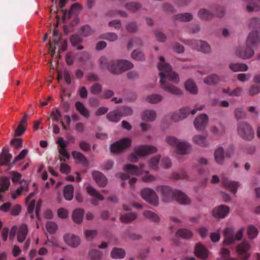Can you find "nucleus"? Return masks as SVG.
<instances>
[{
	"mask_svg": "<svg viewBox=\"0 0 260 260\" xmlns=\"http://www.w3.org/2000/svg\"><path fill=\"white\" fill-rule=\"evenodd\" d=\"M121 114H120L117 111H112L107 115V119L112 122H116L120 119Z\"/></svg>",
	"mask_w": 260,
	"mask_h": 260,
	"instance_id": "obj_38",
	"label": "nucleus"
},
{
	"mask_svg": "<svg viewBox=\"0 0 260 260\" xmlns=\"http://www.w3.org/2000/svg\"><path fill=\"white\" fill-rule=\"evenodd\" d=\"M61 117V113L59 110L57 109L52 110L50 116V118L55 121H59Z\"/></svg>",
	"mask_w": 260,
	"mask_h": 260,
	"instance_id": "obj_55",
	"label": "nucleus"
},
{
	"mask_svg": "<svg viewBox=\"0 0 260 260\" xmlns=\"http://www.w3.org/2000/svg\"><path fill=\"white\" fill-rule=\"evenodd\" d=\"M92 30L88 25H86L81 28V35L84 37H87L92 34Z\"/></svg>",
	"mask_w": 260,
	"mask_h": 260,
	"instance_id": "obj_61",
	"label": "nucleus"
},
{
	"mask_svg": "<svg viewBox=\"0 0 260 260\" xmlns=\"http://www.w3.org/2000/svg\"><path fill=\"white\" fill-rule=\"evenodd\" d=\"M223 183L234 193L237 192V189L239 186V184L237 182L226 180L224 181Z\"/></svg>",
	"mask_w": 260,
	"mask_h": 260,
	"instance_id": "obj_45",
	"label": "nucleus"
},
{
	"mask_svg": "<svg viewBox=\"0 0 260 260\" xmlns=\"http://www.w3.org/2000/svg\"><path fill=\"white\" fill-rule=\"evenodd\" d=\"M144 168L143 166L141 165L140 168L134 165L129 164L127 165L123 168L124 171L127 174H129L133 175H142V170Z\"/></svg>",
	"mask_w": 260,
	"mask_h": 260,
	"instance_id": "obj_17",
	"label": "nucleus"
},
{
	"mask_svg": "<svg viewBox=\"0 0 260 260\" xmlns=\"http://www.w3.org/2000/svg\"><path fill=\"white\" fill-rule=\"evenodd\" d=\"M81 10V6L78 4H75L72 6L69 12L67 11L64 12L62 19L64 20L66 19H69L72 17V15L77 14Z\"/></svg>",
	"mask_w": 260,
	"mask_h": 260,
	"instance_id": "obj_21",
	"label": "nucleus"
},
{
	"mask_svg": "<svg viewBox=\"0 0 260 260\" xmlns=\"http://www.w3.org/2000/svg\"><path fill=\"white\" fill-rule=\"evenodd\" d=\"M71 42L73 46L77 47V49L81 50L83 47L80 45L79 44L82 42V39L78 35H73L71 38Z\"/></svg>",
	"mask_w": 260,
	"mask_h": 260,
	"instance_id": "obj_36",
	"label": "nucleus"
},
{
	"mask_svg": "<svg viewBox=\"0 0 260 260\" xmlns=\"http://www.w3.org/2000/svg\"><path fill=\"white\" fill-rule=\"evenodd\" d=\"M156 151L157 148L153 146L142 145L138 146L135 148V152L130 155L129 160L135 162L138 160L137 156H143L153 153Z\"/></svg>",
	"mask_w": 260,
	"mask_h": 260,
	"instance_id": "obj_7",
	"label": "nucleus"
},
{
	"mask_svg": "<svg viewBox=\"0 0 260 260\" xmlns=\"http://www.w3.org/2000/svg\"><path fill=\"white\" fill-rule=\"evenodd\" d=\"M86 190L88 193L95 198V200L99 201H102L104 200V197L93 187L90 185L86 186Z\"/></svg>",
	"mask_w": 260,
	"mask_h": 260,
	"instance_id": "obj_27",
	"label": "nucleus"
},
{
	"mask_svg": "<svg viewBox=\"0 0 260 260\" xmlns=\"http://www.w3.org/2000/svg\"><path fill=\"white\" fill-rule=\"evenodd\" d=\"M160 158L159 156H155L152 158L149 161V167L153 170H156L157 169V165L158 164V160Z\"/></svg>",
	"mask_w": 260,
	"mask_h": 260,
	"instance_id": "obj_60",
	"label": "nucleus"
},
{
	"mask_svg": "<svg viewBox=\"0 0 260 260\" xmlns=\"http://www.w3.org/2000/svg\"><path fill=\"white\" fill-rule=\"evenodd\" d=\"M84 215V211L80 208L75 209L72 214V218L73 221L77 223H80L82 221Z\"/></svg>",
	"mask_w": 260,
	"mask_h": 260,
	"instance_id": "obj_24",
	"label": "nucleus"
},
{
	"mask_svg": "<svg viewBox=\"0 0 260 260\" xmlns=\"http://www.w3.org/2000/svg\"><path fill=\"white\" fill-rule=\"evenodd\" d=\"M28 184L26 181H24V185L21 186L12 194V198L15 200L20 196L23 191H27Z\"/></svg>",
	"mask_w": 260,
	"mask_h": 260,
	"instance_id": "obj_42",
	"label": "nucleus"
},
{
	"mask_svg": "<svg viewBox=\"0 0 260 260\" xmlns=\"http://www.w3.org/2000/svg\"><path fill=\"white\" fill-rule=\"evenodd\" d=\"M166 141L169 145L175 148L179 154H185L190 150L191 146L189 144L186 142H180L175 137L168 136Z\"/></svg>",
	"mask_w": 260,
	"mask_h": 260,
	"instance_id": "obj_6",
	"label": "nucleus"
},
{
	"mask_svg": "<svg viewBox=\"0 0 260 260\" xmlns=\"http://www.w3.org/2000/svg\"><path fill=\"white\" fill-rule=\"evenodd\" d=\"M27 127L26 119L23 117L18 125L17 128L15 130V135L16 136H20L23 134Z\"/></svg>",
	"mask_w": 260,
	"mask_h": 260,
	"instance_id": "obj_31",
	"label": "nucleus"
},
{
	"mask_svg": "<svg viewBox=\"0 0 260 260\" xmlns=\"http://www.w3.org/2000/svg\"><path fill=\"white\" fill-rule=\"evenodd\" d=\"M56 46L59 47V51H64L67 49V42L66 40L60 39V36L56 29H54L53 31V36L51 40H50L49 43L47 45L49 53L52 56L55 53V50Z\"/></svg>",
	"mask_w": 260,
	"mask_h": 260,
	"instance_id": "obj_4",
	"label": "nucleus"
},
{
	"mask_svg": "<svg viewBox=\"0 0 260 260\" xmlns=\"http://www.w3.org/2000/svg\"><path fill=\"white\" fill-rule=\"evenodd\" d=\"M57 144L59 145V147L58 152L60 155L63 157V158H60V161H65L66 159H68L70 158V154L66 150L67 144L62 138H59L58 139Z\"/></svg>",
	"mask_w": 260,
	"mask_h": 260,
	"instance_id": "obj_15",
	"label": "nucleus"
},
{
	"mask_svg": "<svg viewBox=\"0 0 260 260\" xmlns=\"http://www.w3.org/2000/svg\"><path fill=\"white\" fill-rule=\"evenodd\" d=\"M162 99V97L160 94H154L148 96L146 98V101L148 103L152 104H155L161 101Z\"/></svg>",
	"mask_w": 260,
	"mask_h": 260,
	"instance_id": "obj_44",
	"label": "nucleus"
},
{
	"mask_svg": "<svg viewBox=\"0 0 260 260\" xmlns=\"http://www.w3.org/2000/svg\"><path fill=\"white\" fill-rule=\"evenodd\" d=\"M63 239L64 242L69 246L72 247H77L80 243L79 238L73 234H66Z\"/></svg>",
	"mask_w": 260,
	"mask_h": 260,
	"instance_id": "obj_18",
	"label": "nucleus"
},
{
	"mask_svg": "<svg viewBox=\"0 0 260 260\" xmlns=\"http://www.w3.org/2000/svg\"><path fill=\"white\" fill-rule=\"evenodd\" d=\"M253 6L249 5L247 7L248 12L257 11L260 9V0H255Z\"/></svg>",
	"mask_w": 260,
	"mask_h": 260,
	"instance_id": "obj_58",
	"label": "nucleus"
},
{
	"mask_svg": "<svg viewBox=\"0 0 260 260\" xmlns=\"http://www.w3.org/2000/svg\"><path fill=\"white\" fill-rule=\"evenodd\" d=\"M97 234L95 230H87L85 232V236L87 240L92 239Z\"/></svg>",
	"mask_w": 260,
	"mask_h": 260,
	"instance_id": "obj_63",
	"label": "nucleus"
},
{
	"mask_svg": "<svg viewBox=\"0 0 260 260\" xmlns=\"http://www.w3.org/2000/svg\"><path fill=\"white\" fill-rule=\"evenodd\" d=\"M142 198L153 206L158 204V198L155 192L149 188H143L141 191Z\"/></svg>",
	"mask_w": 260,
	"mask_h": 260,
	"instance_id": "obj_9",
	"label": "nucleus"
},
{
	"mask_svg": "<svg viewBox=\"0 0 260 260\" xmlns=\"http://www.w3.org/2000/svg\"><path fill=\"white\" fill-rule=\"evenodd\" d=\"M91 260H100L102 257V253L98 250H91L89 253Z\"/></svg>",
	"mask_w": 260,
	"mask_h": 260,
	"instance_id": "obj_48",
	"label": "nucleus"
},
{
	"mask_svg": "<svg viewBox=\"0 0 260 260\" xmlns=\"http://www.w3.org/2000/svg\"><path fill=\"white\" fill-rule=\"evenodd\" d=\"M137 217V215L134 213L127 214L122 216L120 218L121 222L128 223L134 220Z\"/></svg>",
	"mask_w": 260,
	"mask_h": 260,
	"instance_id": "obj_49",
	"label": "nucleus"
},
{
	"mask_svg": "<svg viewBox=\"0 0 260 260\" xmlns=\"http://www.w3.org/2000/svg\"><path fill=\"white\" fill-rule=\"evenodd\" d=\"M258 233V230L254 226L249 225L247 229V234L249 238L253 239L255 238Z\"/></svg>",
	"mask_w": 260,
	"mask_h": 260,
	"instance_id": "obj_47",
	"label": "nucleus"
},
{
	"mask_svg": "<svg viewBox=\"0 0 260 260\" xmlns=\"http://www.w3.org/2000/svg\"><path fill=\"white\" fill-rule=\"evenodd\" d=\"M194 253L197 257L202 259H206L209 255L208 250L201 243L196 245Z\"/></svg>",
	"mask_w": 260,
	"mask_h": 260,
	"instance_id": "obj_19",
	"label": "nucleus"
},
{
	"mask_svg": "<svg viewBox=\"0 0 260 260\" xmlns=\"http://www.w3.org/2000/svg\"><path fill=\"white\" fill-rule=\"evenodd\" d=\"M239 134L246 140H251L253 138L254 133L250 126L246 123L240 124L238 128Z\"/></svg>",
	"mask_w": 260,
	"mask_h": 260,
	"instance_id": "obj_12",
	"label": "nucleus"
},
{
	"mask_svg": "<svg viewBox=\"0 0 260 260\" xmlns=\"http://www.w3.org/2000/svg\"><path fill=\"white\" fill-rule=\"evenodd\" d=\"M251 77V74L249 73L239 74L237 76L238 79L241 82L248 81Z\"/></svg>",
	"mask_w": 260,
	"mask_h": 260,
	"instance_id": "obj_64",
	"label": "nucleus"
},
{
	"mask_svg": "<svg viewBox=\"0 0 260 260\" xmlns=\"http://www.w3.org/2000/svg\"><path fill=\"white\" fill-rule=\"evenodd\" d=\"M92 175L93 179L100 186L104 187L106 185L107 180L101 173L98 171H93Z\"/></svg>",
	"mask_w": 260,
	"mask_h": 260,
	"instance_id": "obj_22",
	"label": "nucleus"
},
{
	"mask_svg": "<svg viewBox=\"0 0 260 260\" xmlns=\"http://www.w3.org/2000/svg\"><path fill=\"white\" fill-rule=\"evenodd\" d=\"M28 233V228L25 224H22L18 229L17 240L19 242L24 241Z\"/></svg>",
	"mask_w": 260,
	"mask_h": 260,
	"instance_id": "obj_23",
	"label": "nucleus"
},
{
	"mask_svg": "<svg viewBox=\"0 0 260 260\" xmlns=\"http://www.w3.org/2000/svg\"><path fill=\"white\" fill-rule=\"evenodd\" d=\"M193 142L201 146H206L207 143L205 138L201 136H196L193 138Z\"/></svg>",
	"mask_w": 260,
	"mask_h": 260,
	"instance_id": "obj_51",
	"label": "nucleus"
},
{
	"mask_svg": "<svg viewBox=\"0 0 260 260\" xmlns=\"http://www.w3.org/2000/svg\"><path fill=\"white\" fill-rule=\"evenodd\" d=\"M186 89L192 94H196L198 92V88L195 83L190 80L186 81L185 83Z\"/></svg>",
	"mask_w": 260,
	"mask_h": 260,
	"instance_id": "obj_32",
	"label": "nucleus"
},
{
	"mask_svg": "<svg viewBox=\"0 0 260 260\" xmlns=\"http://www.w3.org/2000/svg\"><path fill=\"white\" fill-rule=\"evenodd\" d=\"M47 231L50 233H54L57 230V225L53 222L48 221L46 224Z\"/></svg>",
	"mask_w": 260,
	"mask_h": 260,
	"instance_id": "obj_57",
	"label": "nucleus"
},
{
	"mask_svg": "<svg viewBox=\"0 0 260 260\" xmlns=\"http://www.w3.org/2000/svg\"><path fill=\"white\" fill-rule=\"evenodd\" d=\"M176 236L184 239H188L192 237V233L191 231L186 229H181L176 233Z\"/></svg>",
	"mask_w": 260,
	"mask_h": 260,
	"instance_id": "obj_43",
	"label": "nucleus"
},
{
	"mask_svg": "<svg viewBox=\"0 0 260 260\" xmlns=\"http://www.w3.org/2000/svg\"><path fill=\"white\" fill-rule=\"evenodd\" d=\"M208 121V116L206 114H201L194 120V127L197 130L202 131L206 127Z\"/></svg>",
	"mask_w": 260,
	"mask_h": 260,
	"instance_id": "obj_16",
	"label": "nucleus"
},
{
	"mask_svg": "<svg viewBox=\"0 0 260 260\" xmlns=\"http://www.w3.org/2000/svg\"><path fill=\"white\" fill-rule=\"evenodd\" d=\"M250 249L249 244L246 242H243L239 244L236 247V252L242 260H247L250 254L247 252Z\"/></svg>",
	"mask_w": 260,
	"mask_h": 260,
	"instance_id": "obj_13",
	"label": "nucleus"
},
{
	"mask_svg": "<svg viewBox=\"0 0 260 260\" xmlns=\"http://www.w3.org/2000/svg\"><path fill=\"white\" fill-rule=\"evenodd\" d=\"M144 216L153 221L157 222L159 220V217L154 213L150 211H146L144 213Z\"/></svg>",
	"mask_w": 260,
	"mask_h": 260,
	"instance_id": "obj_50",
	"label": "nucleus"
},
{
	"mask_svg": "<svg viewBox=\"0 0 260 260\" xmlns=\"http://www.w3.org/2000/svg\"><path fill=\"white\" fill-rule=\"evenodd\" d=\"M215 161L219 164H222L224 160L223 149L220 147L216 149L214 153Z\"/></svg>",
	"mask_w": 260,
	"mask_h": 260,
	"instance_id": "obj_34",
	"label": "nucleus"
},
{
	"mask_svg": "<svg viewBox=\"0 0 260 260\" xmlns=\"http://www.w3.org/2000/svg\"><path fill=\"white\" fill-rule=\"evenodd\" d=\"M222 91L224 93H227L231 96H238L242 94L243 90L241 87H237L234 90L231 91L229 88L227 89H223Z\"/></svg>",
	"mask_w": 260,
	"mask_h": 260,
	"instance_id": "obj_33",
	"label": "nucleus"
},
{
	"mask_svg": "<svg viewBox=\"0 0 260 260\" xmlns=\"http://www.w3.org/2000/svg\"><path fill=\"white\" fill-rule=\"evenodd\" d=\"M10 182L8 177H3L0 179V190L5 191L8 189Z\"/></svg>",
	"mask_w": 260,
	"mask_h": 260,
	"instance_id": "obj_39",
	"label": "nucleus"
},
{
	"mask_svg": "<svg viewBox=\"0 0 260 260\" xmlns=\"http://www.w3.org/2000/svg\"><path fill=\"white\" fill-rule=\"evenodd\" d=\"M143 175H142V180L143 181L146 182H150L154 181L155 179V178L149 174L147 171H145L143 169Z\"/></svg>",
	"mask_w": 260,
	"mask_h": 260,
	"instance_id": "obj_54",
	"label": "nucleus"
},
{
	"mask_svg": "<svg viewBox=\"0 0 260 260\" xmlns=\"http://www.w3.org/2000/svg\"><path fill=\"white\" fill-rule=\"evenodd\" d=\"M35 193H30L26 199V204L27 206V210L29 213H31L34 210L35 206V200L34 199Z\"/></svg>",
	"mask_w": 260,
	"mask_h": 260,
	"instance_id": "obj_26",
	"label": "nucleus"
},
{
	"mask_svg": "<svg viewBox=\"0 0 260 260\" xmlns=\"http://www.w3.org/2000/svg\"><path fill=\"white\" fill-rule=\"evenodd\" d=\"M64 77V80L67 83L70 84L71 82V79L70 77V74L69 72L66 70H64L63 71H58V77L57 79L58 80H59L62 78V77Z\"/></svg>",
	"mask_w": 260,
	"mask_h": 260,
	"instance_id": "obj_37",
	"label": "nucleus"
},
{
	"mask_svg": "<svg viewBox=\"0 0 260 260\" xmlns=\"http://www.w3.org/2000/svg\"><path fill=\"white\" fill-rule=\"evenodd\" d=\"M158 69L160 71V83L161 88L167 92L172 94L180 95L181 90L177 87L168 84V81L177 83L179 81L178 75L172 71L171 66L165 62L163 57H160L158 64Z\"/></svg>",
	"mask_w": 260,
	"mask_h": 260,
	"instance_id": "obj_1",
	"label": "nucleus"
},
{
	"mask_svg": "<svg viewBox=\"0 0 260 260\" xmlns=\"http://www.w3.org/2000/svg\"><path fill=\"white\" fill-rule=\"evenodd\" d=\"M202 109V106H199L196 109L192 110L191 111L190 109L188 107L182 108L180 109L178 113L174 114L172 116L171 118L174 121H178L186 118L190 113H191V114L194 115L198 111H201Z\"/></svg>",
	"mask_w": 260,
	"mask_h": 260,
	"instance_id": "obj_10",
	"label": "nucleus"
},
{
	"mask_svg": "<svg viewBox=\"0 0 260 260\" xmlns=\"http://www.w3.org/2000/svg\"><path fill=\"white\" fill-rule=\"evenodd\" d=\"M230 209L225 205H220L215 208L212 211V215L217 219L223 218L228 215Z\"/></svg>",
	"mask_w": 260,
	"mask_h": 260,
	"instance_id": "obj_14",
	"label": "nucleus"
},
{
	"mask_svg": "<svg viewBox=\"0 0 260 260\" xmlns=\"http://www.w3.org/2000/svg\"><path fill=\"white\" fill-rule=\"evenodd\" d=\"M72 156L74 159L81 163L84 164L87 162V160L85 156L79 152L76 151H73L72 152Z\"/></svg>",
	"mask_w": 260,
	"mask_h": 260,
	"instance_id": "obj_46",
	"label": "nucleus"
},
{
	"mask_svg": "<svg viewBox=\"0 0 260 260\" xmlns=\"http://www.w3.org/2000/svg\"><path fill=\"white\" fill-rule=\"evenodd\" d=\"M192 19V16L189 13L181 14L176 16V19L182 21H189Z\"/></svg>",
	"mask_w": 260,
	"mask_h": 260,
	"instance_id": "obj_53",
	"label": "nucleus"
},
{
	"mask_svg": "<svg viewBox=\"0 0 260 260\" xmlns=\"http://www.w3.org/2000/svg\"><path fill=\"white\" fill-rule=\"evenodd\" d=\"M157 191H160L162 200L165 202H169L175 199L179 203L183 205L189 204L190 200L184 193L179 190L172 191L167 186L158 187Z\"/></svg>",
	"mask_w": 260,
	"mask_h": 260,
	"instance_id": "obj_2",
	"label": "nucleus"
},
{
	"mask_svg": "<svg viewBox=\"0 0 260 260\" xmlns=\"http://www.w3.org/2000/svg\"><path fill=\"white\" fill-rule=\"evenodd\" d=\"M131 144V139L129 138H124L111 145V151L113 153H118L130 146Z\"/></svg>",
	"mask_w": 260,
	"mask_h": 260,
	"instance_id": "obj_11",
	"label": "nucleus"
},
{
	"mask_svg": "<svg viewBox=\"0 0 260 260\" xmlns=\"http://www.w3.org/2000/svg\"><path fill=\"white\" fill-rule=\"evenodd\" d=\"M244 231L243 228L240 229L236 233L235 237H234V230L233 229L226 228L224 231V239L223 243L225 244L230 245L234 243L236 240H241L243 237V233Z\"/></svg>",
	"mask_w": 260,
	"mask_h": 260,
	"instance_id": "obj_8",
	"label": "nucleus"
},
{
	"mask_svg": "<svg viewBox=\"0 0 260 260\" xmlns=\"http://www.w3.org/2000/svg\"><path fill=\"white\" fill-rule=\"evenodd\" d=\"M74 187L72 185H66L63 190V196L64 198L69 201L71 200L73 198Z\"/></svg>",
	"mask_w": 260,
	"mask_h": 260,
	"instance_id": "obj_30",
	"label": "nucleus"
},
{
	"mask_svg": "<svg viewBox=\"0 0 260 260\" xmlns=\"http://www.w3.org/2000/svg\"><path fill=\"white\" fill-rule=\"evenodd\" d=\"M125 253L121 249L114 248L111 251V255L113 258H122L124 257Z\"/></svg>",
	"mask_w": 260,
	"mask_h": 260,
	"instance_id": "obj_40",
	"label": "nucleus"
},
{
	"mask_svg": "<svg viewBox=\"0 0 260 260\" xmlns=\"http://www.w3.org/2000/svg\"><path fill=\"white\" fill-rule=\"evenodd\" d=\"M156 114L155 111L151 110H146L142 115V118L143 120L147 121H152L155 120Z\"/></svg>",
	"mask_w": 260,
	"mask_h": 260,
	"instance_id": "obj_28",
	"label": "nucleus"
},
{
	"mask_svg": "<svg viewBox=\"0 0 260 260\" xmlns=\"http://www.w3.org/2000/svg\"><path fill=\"white\" fill-rule=\"evenodd\" d=\"M75 107L77 110L84 117L86 118L89 117L90 115L88 110L82 103L80 102H77L75 104Z\"/></svg>",
	"mask_w": 260,
	"mask_h": 260,
	"instance_id": "obj_29",
	"label": "nucleus"
},
{
	"mask_svg": "<svg viewBox=\"0 0 260 260\" xmlns=\"http://www.w3.org/2000/svg\"><path fill=\"white\" fill-rule=\"evenodd\" d=\"M260 92V84L253 85L248 89V93L250 95H254Z\"/></svg>",
	"mask_w": 260,
	"mask_h": 260,
	"instance_id": "obj_56",
	"label": "nucleus"
},
{
	"mask_svg": "<svg viewBox=\"0 0 260 260\" xmlns=\"http://www.w3.org/2000/svg\"><path fill=\"white\" fill-rule=\"evenodd\" d=\"M200 18L203 20H207L211 18L212 14L205 9H202L199 12Z\"/></svg>",
	"mask_w": 260,
	"mask_h": 260,
	"instance_id": "obj_52",
	"label": "nucleus"
},
{
	"mask_svg": "<svg viewBox=\"0 0 260 260\" xmlns=\"http://www.w3.org/2000/svg\"><path fill=\"white\" fill-rule=\"evenodd\" d=\"M219 81L218 77L215 74L208 76L204 79V83L208 85H213L217 83Z\"/></svg>",
	"mask_w": 260,
	"mask_h": 260,
	"instance_id": "obj_41",
	"label": "nucleus"
},
{
	"mask_svg": "<svg viewBox=\"0 0 260 260\" xmlns=\"http://www.w3.org/2000/svg\"><path fill=\"white\" fill-rule=\"evenodd\" d=\"M259 42V39L256 32L250 33L249 35L246 45L247 48L243 51H238L237 55L243 59H247L251 57L253 54V51L251 49V47Z\"/></svg>",
	"mask_w": 260,
	"mask_h": 260,
	"instance_id": "obj_5",
	"label": "nucleus"
},
{
	"mask_svg": "<svg viewBox=\"0 0 260 260\" xmlns=\"http://www.w3.org/2000/svg\"><path fill=\"white\" fill-rule=\"evenodd\" d=\"M101 68H107L113 74H120L133 67V64L125 60H114L107 64V59L105 57L100 58Z\"/></svg>",
	"mask_w": 260,
	"mask_h": 260,
	"instance_id": "obj_3",
	"label": "nucleus"
},
{
	"mask_svg": "<svg viewBox=\"0 0 260 260\" xmlns=\"http://www.w3.org/2000/svg\"><path fill=\"white\" fill-rule=\"evenodd\" d=\"M230 68L234 72L246 71L248 70L247 66L243 63L231 64Z\"/></svg>",
	"mask_w": 260,
	"mask_h": 260,
	"instance_id": "obj_35",
	"label": "nucleus"
},
{
	"mask_svg": "<svg viewBox=\"0 0 260 260\" xmlns=\"http://www.w3.org/2000/svg\"><path fill=\"white\" fill-rule=\"evenodd\" d=\"M190 44L195 45L194 47L195 49L203 52L208 53L210 51V46L205 42L192 41Z\"/></svg>",
	"mask_w": 260,
	"mask_h": 260,
	"instance_id": "obj_20",
	"label": "nucleus"
},
{
	"mask_svg": "<svg viewBox=\"0 0 260 260\" xmlns=\"http://www.w3.org/2000/svg\"><path fill=\"white\" fill-rule=\"evenodd\" d=\"M132 57L133 59L137 60H142L144 59L143 53L137 50H134L132 53Z\"/></svg>",
	"mask_w": 260,
	"mask_h": 260,
	"instance_id": "obj_59",
	"label": "nucleus"
},
{
	"mask_svg": "<svg viewBox=\"0 0 260 260\" xmlns=\"http://www.w3.org/2000/svg\"><path fill=\"white\" fill-rule=\"evenodd\" d=\"M21 210V207L19 205H15L10 209L11 215L17 216L19 214Z\"/></svg>",
	"mask_w": 260,
	"mask_h": 260,
	"instance_id": "obj_62",
	"label": "nucleus"
},
{
	"mask_svg": "<svg viewBox=\"0 0 260 260\" xmlns=\"http://www.w3.org/2000/svg\"><path fill=\"white\" fill-rule=\"evenodd\" d=\"M11 158V155L9 153L8 149L4 147L3 149L1 157H0V164L1 165H5L7 164L10 160Z\"/></svg>",
	"mask_w": 260,
	"mask_h": 260,
	"instance_id": "obj_25",
	"label": "nucleus"
}]
</instances>
